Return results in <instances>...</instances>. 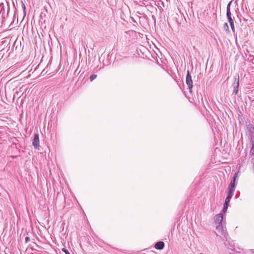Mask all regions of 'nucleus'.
Returning a JSON list of instances; mask_svg holds the SVG:
<instances>
[{"label": "nucleus", "mask_w": 254, "mask_h": 254, "mask_svg": "<svg viewBox=\"0 0 254 254\" xmlns=\"http://www.w3.org/2000/svg\"><path fill=\"white\" fill-rule=\"evenodd\" d=\"M97 77L96 74H92L90 77V81H93L95 79H96Z\"/></svg>", "instance_id": "14"}, {"label": "nucleus", "mask_w": 254, "mask_h": 254, "mask_svg": "<svg viewBox=\"0 0 254 254\" xmlns=\"http://www.w3.org/2000/svg\"><path fill=\"white\" fill-rule=\"evenodd\" d=\"M228 207V205H226V203H224L223 208V212H225L227 211Z\"/></svg>", "instance_id": "15"}, {"label": "nucleus", "mask_w": 254, "mask_h": 254, "mask_svg": "<svg viewBox=\"0 0 254 254\" xmlns=\"http://www.w3.org/2000/svg\"><path fill=\"white\" fill-rule=\"evenodd\" d=\"M202 254V253H200V254Z\"/></svg>", "instance_id": "19"}, {"label": "nucleus", "mask_w": 254, "mask_h": 254, "mask_svg": "<svg viewBox=\"0 0 254 254\" xmlns=\"http://www.w3.org/2000/svg\"><path fill=\"white\" fill-rule=\"evenodd\" d=\"M252 143V146L250 150V154L252 156L254 155V140H251Z\"/></svg>", "instance_id": "11"}, {"label": "nucleus", "mask_w": 254, "mask_h": 254, "mask_svg": "<svg viewBox=\"0 0 254 254\" xmlns=\"http://www.w3.org/2000/svg\"><path fill=\"white\" fill-rule=\"evenodd\" d=\"M235 82L233 84L234 87L233 93V94L236 95L238 92V88L239 86V76L238 74L235 76Z\"/></svg>", "instance_id": "3"}, {"label": "nucleus", "mask_w": 254, "mask_h": 254, "mask_svg": "<svg viewBox=\"0 0 254 254\" xmlns=\"http://www.w3.org/2000/svg\"><path fill=\"white\" fill-rule=\"evenodd\" d=\"M234 191H235V188H230V187L229 186L228 194H229V195L233 196L234 195Z\"/></svg>", "instance_id": "10"}, {"label": "nucleus", "mask_w": 254, "mask_h": 254, "mask_svg": "<svg viewBox=\"0 0 254 254\" xmlns=\"http://www.w3.org/2000/svg\"><path fill=\"white\" fill-rule=\"evenodd\" d=\"M249 135L251 140H254V127L251 126L249 128Z\"/></svg>", "instance_id": "7"}, {"label": "nucleus", "mask_w": 254, "mask_h": 254, "mask_svg": "<svg viewBox=\"0 0 254 254\" xmlns=\"http://www.w3.org/2000/svg\"><path fill=\"white\" fill-rule=\"evenodd\" d=\"M30 241V239L29 237H26L25 238V242H26V243L29 242Z\"/></svg>", "instance_id": "17"}, {"label": "nucleus", "mask_w": 254, "mask_h": 254, "mask_svg": "<svg viewBox=\"0 0 254 254\" xmlns=\"http://www.w3.org/2000/svg\"><path fill=\"white\" fill-rule=\"evenodd\" d=\"M216 230L221 233V235H223L226 238V235L227 234L226 233V232L224 229L222 224H218V225L216 226Z\"/></svg>", "instance_id": "5"}, {"label": "nucleus", "mask_w": 254, "mask_h": 254, "mask_svg": "<svg viewBox=\"0 0 254 254\" xmlns=\"http://www.w3.org/2000/svg\"><path fill=\"white\" fill-rule=\"evenodd\" d=\"M32 144L35 149L39 148V137L38 133H35L32 141Z\"/></svg>", "instance_id": "4"}, {"label": "nucleus", "mask_w": 254, "mask_h": 254, "mask_svg": "<svg viewBox=\"0 0 254 254\" xmlns=\"http://www.w3.org/2000/svg\"><path fill=\"white\" fill-rule=\"evenodd\" d=\"M237 174H235V175H234V176L233 177V180H232L229 185V186L230 187V188H235V186H236V184H235V181H236V177H237Z\"/></svg>", "instance_id": "9"}, {"label": "nucleus", "mask_w": 254, "mask_h": 254, "mask_svg": "<svg viewBox=\"0 0 254 254\" xmlns=\"http://www.w3.org/2000/svg\"><path fill=\"white\" fill-rule=\"evenodd\" d=\"M232 3V1H230L227 4V9H226V16L228 19V21L230 24L231 30L233 33L234 34L235 32V26L233 19L231 17V13L230 11V6Z\"/></svg>", "instance_id": "1"}, {"label": "nucleus", "mask_w": 254, "mask_h": 254, "mask_svg": "<svg viewBox=\"0 0 254 254\" xmlns=\"http://www.w3.org/2000/svg\"><path fill=\"white\" fill-rule=\"evenodd\" d=\"M232 196H233L232 195H229V194H228L225 200V203H226V205H228L229 204Z\"/></svg>", "instance_id": "12"}, {"label": "nucleus", "mask_w": 254, "mask_h": 254, "mask_svg": "<svg viewBox=\"0 0 254 254\" xmlns=\"http://www.w3.org/2000/svg\"><path fill=\"white\" fill-rule=\"evenodd\" d=\"M62 251L65 253V254H70L69 252L68 251V250H67L66 249H65V248H64L62 249Z\"/></svg>", "instance_id": "16"}, {"label": "nucleus", "mask_w": 254, "mask_h": 254, "mask_svg": "<svg viewBox=\"0 0 254 254\" xmlns=\"http://www.w3.org/2000/svg\"><path fill=\"white\" fill-rule=\"evenodd\" d=\"M223 28L226 32H227V33L230 32L229 28L228 25L227 23H225L224 24Z\"/></svg>", "instance_id": "13"}, {"label": "nucleus", "mask_w": 254, "mask_h": 254, "mask_svg": "<svg viewBox=\"0 0 254 254\" xmlns=\"http://www.w3.org/2000/svg\"><path fill=\"white\" fill-rule=\"evenodd\" d=\"M186 83H187V85L188 86L189 92L190 93H191V91H192L193 85H192V80L191 79V76L190 75L189 70L187 71V74L186 76Z\"/></svg>", "instance_id": "2"}, {"label": "nucleus", "mask_w": 254, "mask_h": 254, "mask_svg": "<svg viewBox=\"0 0 254 254\" xmlns=\"http://www.w3.org/2000/svg\"><path fill=\"white\" fill-rule=\"evenodd\" d=\"M215 223L217 224H222L223 220V215L221 213L216 215L214 217Z\"/></svg>", "instance_id": "6"}, {"label": "nucleus", "mask_w": 254, "mask_h": 254, "mask_svg": "<svg viewBox=\"0 0 254 254\" xmlns=\"http://www.w3.org/2000/svg\"><path fill=\"white\" fill-rule=\"evenodd\" d=\"M165 246L164 243L162 241H159L155 244V248L157 250H161L164 249Z\"/></svg>", "instance_id": "8"}, {"label": "nucleus", "mask_w": 254, "mask_h": 254, "mask_svg": "<svg viewBox=\"0 0 254 254\" xmlns=\"http://www.w3.org/2000/svg\"><path fill=\"white\" fill-rule=\"evenodd\" d=\"M22 6H23V8L24 14H25V13H26V11H25L26 7H25V4H22Z\"/></svg>", "instance_id": "18"}]
</instances>
